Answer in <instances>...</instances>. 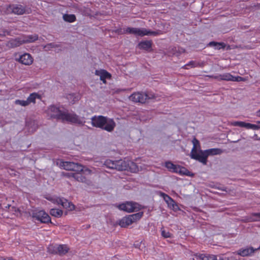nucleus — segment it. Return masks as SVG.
Instances as JSON below:
<instances>
[{"instance_id": "nucleus-1", "label": "nucleus", "mask_w": 260, "mask_h": 260, "mask_svg": "<svg viewBox=\"0 0 260 260\" xmlns=\"http://www.w3.org/2000/svg\"><path fill=\"white\" fill-rule=\"evenodd\" d=\"M193 147L190 152L191 158L198 160L203 165H206L207 158L210 155H218L221 153L222 151L218 148H212L205 150L201 149L199 141L196 138L192 141Z\"/></svg>"}, {"instance_id": "nucleus-2", "label": "nucleus", "mask_w": 260, "mask_h": 260, "mask_svg": "<svg viewBox=\"0 0 260 260\" xmlns=\"http://www.w3.org/2000/svg\"><path fill=\"white\" fill-rule=\"evenodd\" d=\"M47 114L52 118H56L63 121L83 124L85 123L83 117H80L73 113L63 111L54 106H50L46 111Z\"/></svg>"}, {"instance_id": "nucleus-3", "label": "nucleus", "mask_w": 260, "mask_h": 260, "mask_svg": "<svg viewBox=\"0 0 260 260\" xmlns=\"http://www.w3.org/2000/svg\"><path fill=\"white\" fill-rule=\"evenodd\" d=\"M92 126L102 128L108 132L112 131L115 126V123L114 120L107 117L103 116H94L91 119Z\"/></svg>"}, {"instance_id": "nucleus-4", "label": "nucleus", "mask_w": 260, "mask_h": 260, "mask_svg": "<svg viewBox=\"0 0 260 260\" xmlns=\"http://www.w3.org/2000/svg\"><path fill=\"white\" fill-rule=\"evenodd\" d=\"M116 170L118 171L127 170L133 173H136L139 171L136 164L129 160H116Z\"/></svg>"}, {"instance_id": "nucleus-5", "label": "nucleus", "mask_w": 260, "mask_h": 260, "mask_svg": "<svg viewBox=\"0 0 260 260\" xmlns=\"http://www.w3.org/2000/svg\"><path fill=\"white\" fill-rule=\"evenodd\" d=\"M46 198L55 204L61 205L63 208L68 211H72L75 208L73 204L64 198H61L56 196H48Z\"/></svg>"}, {"instance_id": "nucleus-6", "label": "nucleus", "mask_w": 260, "mask_h": 260, "mask_svg": "<svg viewBox=\"0 0 260 260\" xmlns=\"http://www.w3.org/2000/svg\"><path fill=\"white\" fill-rule=\"evenodd\" d=\"M129 100L134 102L144 103L148 99H155L156 97L153 93H144L142 92H135L129 96Z\"/></svg>"}, {"instance_id": "nucleus-7", "label": "nucleus", "mask_w": 260, "mask_h": 260, "mask_svg": "<svg viewBox=\"0 0 260 260\" xmlns=\"http://www.w3.org/2000/svg\"><path fill=\"white\" fill-rule=\"evenodd\" d=\"M78 172L80 173H68V175L69 177L74 178L78 181L86 183L87 179L85 176H83V175H90L92 171L88 168L82 166V169H80Z\"/></svg>"}, {"instance_id": "nucleus-8", "label": "nucleus", "mask_w": 260, "mask_h": 260, "mask_svg": "<svg viewBox=\"0 0 260 260\" xmlns=\"http://www.w3.org/2000/svg\"><path fill=\"white\" fill-rule=\"evenodd\" d=\"M37 39L38 36L37 35H30L12 40L9 43L10 44L11 47H14L19 46L23 43L33 42Z\"/></svg>"}, {"instance_id": "nucleus-9", "label": "nucleus", "mask_w": 260, "mask_h": 260, "mask_svg": "<svg viewBox=\"0 0 260 260\" xmlns=\"http://www.w3.org/2000/svg\"><path fill=\"white\" fill-rule=\"evenodd\" d=\"M125 32L134 34L137 36H156L158 32L147 30L145 28H131L128 27L126 29Z\"/></svg>"}, {"instance_id": "nucleus-10", "label": "nucleus", "mask_w": 260, "mask_h": 260, "mask_svg": "<svg viewBox=\"0 0 260 260\" xmlns=\"http://www.w3.org/2000/svg\"><path fill=\"white\" fill-rule=\"evenodd\" d=\"M141 205L137 203L133 202H126L122 203L118 206V208L124 211L130 213L137 211L141 209Z\"/></svg>"}, {"instance_id": "nucleus-11", "label": "nucleus", "mask_w": 260, "mask_h": 260, "mask_svg": "<svg viewBox=\"0 0 260 260\" xmlns=\"http://www.w3.org/2000/svg\"><path fill=\"white\" fill-rule=\"evenodd\" d=\"M57 165L61 169L75 172H78L80 169H82V166L78 164L70 161H63L62 160H58L57 161Z\"/></svg>"}, {"instance_id": "nucleus-12", "label": "nucleus", "mask_w": 260, "mask_h": 260, "mask_svg": "<svg viewBox=\"0 0 260 260\" xmlns=\"http://www.w3.org/2000/svg\"><path fill=\"white\" fill-rule=\"evenodd\" d=\"M31 215L33 219L43 223H48L51 220L49 215L43 210H34Z\"/></svg>"}, {"instance_id": "nucleus-13", "label": "nucleus", "mask_w": 260, "mask_h": 260, "mask_svg": "<svg viewBox=\"0 0 260 260\" xmlns=\"http://www.w3.org/2000/svg\"><path fill=\"white\" fill-rule=\"evenodd\" d=\"M15 56L16 60L26 66L31 64L34 61L31 55L27 53H24L22 54L17 53Z\"/></svg>"}, {"instance_id": "nucleus-14", "label": "nucleus", "mask_w": 260, "mask_h": 260, "mask_svg": "<svg viewBox=\"0 0 260 260\" xmlns=\"http://www.w3.org/2000/svg\"><path fill=\"white\" fill-rule=\"evenodd\" d=\"M159 194L167 204L169 208L175 211H177L179 210V207L177 204L169 196L163 192H160Z\"/></svg>"}, {"instance_id": "nucleus-15", "label": "nucleus", "mask_w": 260, "mask_h": 260, "mask_svg": "<svg viewBox=\"0 0 260 260\" xmlns=\"http://www.w3.org/2000/svg\"><path fill=\"white\" fill-rule=\"evenodd\" d=\"M95 74L100 77L101 81L106 84L107 80L111 78V75L107 71L103 69L97 70L95 72Z\"/></svg>"}, {"instance_id": "nucleus-16", "label": "nucleus", "mask_w": 260, "mask_h": 260, "mask_svg": "<svg viewBox=\"0 0 260 260\" xmlns=\"http://www.w3.org/2000/svg\"><path fill=\"white\" fill-rule=\"evenodd\" d=\"M5 13H13L18 15H21L24 13V10L22 6L20 5H12L7 8Z\"/></svg>"}, {"instance_id": "nucleus-17", "label": "nucleus", "mask_w": 260, "mask_h": 260, "mask_svg": "<svg viewBox=\"0 0 260 260\" xmlns=\"http://www.w3.org/2000/svg\"><path fill=\"white\" fill-rule=\"evenodd\" d=\"M256 250V249H253L252 247L242 248L238 251L237 254L241 256H250Z\"/></svg>"}, {"instance_id": "nucleus-18", "label": "nucleus", "mask_w": 260, "mask_h": 260, "mask_svg": "<svg viewBox=\"0 0 260 260\" xmlns=\"http://www.w3.org/2000/svg\"><path fill=\"white\" fill-rule=\"evenodd\" d=\"M174 173H178L180 175H185L187 176H193V174L191 172H189L185 168L177 165Z\"/></svg>"}, {"instance_id": "nucleus-19", "label": "nucleus", "mask_w": 260, "mask_h": 260, "mask_svg": "<svg viewBox=\"0 0 260 260\" xmlns=\"http://www.w3.org/2000/svg\"><path fill=\"white\" fill-rule=\"evenodd\" d=\"M132 223L130 215L123 217L119 222V225L122 228L126 227Z\"/></svg>"}, {"instance_id": "nucleus-20", "label": "nucleus", "mask_w": 260, "mask_h": 260, "mask_svg": "<svg viewBox=\"0 0 260 260\" xmlns=\"http://www.w3.org/2000/svg\"><path fill=\"white\" fill-rule=\"evenodd\" d=\"M55 249L53 252L58 253L60 254H64L66 253L69 250L68 247L65 245H57L55 247Z\"/></svg>"}, {"instance_id": "nucleus-21", "label": "nucleus", "mask_w": 260, "mask_h": 260, "mask_svg": "<svg viewBox=\"0 0 260 260\" xmlns=\"http://www.w3.org/2000/svg\"><path fill=\"white\" fill-rule=\"evenodd\" d=\"M218 80L233 81V76L230 73H223L214 77Z\"/></svg>"}, {"instance_id": "nucleus-22", "label": "nucleus", "mask_w": 260, "mask_h": 260, "mask_svg": "<svg viewBox=\"0 0 260 260\" xmlns=\"http://www.w3.org/2000/svg\"><path fill=\"white\" fill-rule=\"evenodd\" d=\"M196 256L202 260H218L217 256L214 255L196 254Z\"/></svg>"}, {"instance_id": "nucleus-23", "label": "nucleus", "mask_w": 260, "mask_h": 260, "mask_svg": "<svg viewBox=\"0 0 260 260\" xmlns=\"http://www.w3.org/2000/svg\"><path fill=\"white\" fill-rule=\"evenodd\" d=\"M151 42L150 41H145L139 43L138 47L140 49H144L146 50H149L151 47Z\"/></svg>"}, {"instance_id": "nucleus-24", "label": "nucleus", "mask_w": 260, "mask_h": 260, "mask_svg": "<svg viewBox=\"0 0 260 260\" xmlns=\"http://www.w3.org/2000/svg\"><path fill=\"white\" fill-rule=\"evenodd\" d=\"M131 218L132 219V221L133 223L137 222L139 220L143 215V212H140L136 214H133L132 215H129Z\"/></svg>"}, {"instance_id": "nucleus-25", "label": "nucleus", "mask_w": 260, "mask_h": 260, "mask_svg": "<svg viewBox=\"0 0 260 260\" xmlns=\"http://www.w3.org/2000/svg\"><path fill=\"white\" fill-rule=\"evenodd\" d=\"M104 165L108 168L116 170V161L108 159L105 161Z\"/></svg>"}, {"instance_id": "nucleus-26", "label": "nucleus", "mask_w": 260, "mask_h": 260, "mask_svg": "<svg viewBox=\"0 0 260 260\" xmlns=\"http://www.w3.org/2000/svg\"><path fill=\"white\" fill-rule=\"evenodd\" d=\"M219 259L220 260H236V254L233 253L228 255H223L220 256Z\"/></svg>"}, {"instance_id": "nucleus-27", "label": "nucleus", "mask_w": 260, "mask_h": 260, "mask_svg": "<svg viewBox=\"0 0 260 260\" xmlns=\"http://www.w3.org/2000/svg\"><path fill=\"white\" fill-rule=\"evenodd\" d=\"M50 213L52 216H53L55 217H60L62 215V211L61 210L58 209H52Z\"/></svg>"}, {"instance_id": "nucleus-28", "label": "nucleus", "mask_w": 260, "mask_h": 260, "mask_svg": "<svg viewBox=\"0 0 260 260\" xmlns=\"http://www.w3.org/2000/svg\"><path fill=\"white\" fill-rule=\"evenodd\" d=\"M40 95L36 93H32L30 94L29 97L27 99L29 104L30 103H35L36 99H40Z\"/></svg>"}, {"instance_id": "nucleus-29", "label": "nucleus", "mask_w": 260, "mask_h": 260, "mask_svg": "<svg viewBox=\"0 0 260 260\" xmlns=\"http://www.w3.org/2000/svg\"><path fill=\"white\" fill-rule=\"evenodd\" d=\"M63 18L66 21L73 22L75 20L76 17L73 14H65L63 16Z\"/></svg>"}, {"instance_id": "nucleus-30", "label": "nucleus", "mask_w": 260, "mask_h": 260, "mask_svg": "<svg viewBox=\"0 0 260 260\" xmlns=\"http://www.w3.org/2000/svg\"><path fill=\"white\" fill-rule=\"evenodd\" d=\"M209 46L214 47L215 48L220 49L225 47V45L223 43H216L215 42H210L209 44Z\"/></svg>"}, {"instance_id": "nucleus-31", "label": "nucleus", "mask_w": 260, "mask_h": 260, "mask_svg": "<svg viewBox=\"0 0 260 260\" xmlns=\"http://www.w3.org/2000/svg\"><path fill=\"white\" fill-rule=\"evenodd\" d=\"M177 165H174L172 162L170 161L166 162L165 164L166 167L171 172L174 173V170H175L176 167Z\"/></svg>"}, {"instance_id": "nucleus-32", "label": "nucleus", "mask_w": 260, "mask_h": 260, "mask_svg": "<svg viewBox=\"0 0 260 260\" xmlns=\"http://www.w3.org/2000/svg\"><path fill=\"white\" fill-rule=\"evenodd\" d=\"M15 104L22 106H26L29 105L27 99L26 100H16Z\"/></svg>"}, {"instance_id": "nucleus-33", "label": "nucleus", "mask_w": 260, "mask_h": 260, "mask_svg": "<svg viewBox=\"0 0 260 260\" xmlns=\"http://www.w3.org/2000/svg\"><path fill=\"white\" fill-rule=\"evenodd\" d=\"M161 236L165 238L171 237V235H172L170 232L166 231L164 229H161Z\"/></svg>"}, {"instance_id": "nucleus-34", "label": "nucleus", "mask_w": 260, "mask_h": 260, "mask_svg": "<svg viewBox=\"0 0 260 260\" xmlns=\"http://www.w3.org/2000/svg\"><path fill=\"white\" fill-rule=\"evenodd\" d=\"M246 122L243 121H234L232 123L233 126H237L241 127H244Z\"/></svg>"}, {"instance_id": "nucleus-35", "label": "nucleus", "mask_w": 260, "mask_h": 260, "mask_svg": "<svg viewBox=\"0 0 260 260\" xmlns=\"http://www.w3.org/2000/svg\"><path fill=\"white\" fill-rule=\"evenodd\" d=\"M196 63L194 61H190L188 64H185L184 66V69H188L189 67H196Z\"/></svg>"}, {"instance_id": "nucleus-36", "label": "nucleus", "mask_w": 260, "mask_h": 260, "mask_svg": "<svg viewBox=\"0 0 260 260\" xmlns=\"http://www.w3.org/2000/svg\"><path fill=\"white\" fill-rule=\"evenodd\" d=\"M245 81V79L241 77H240V76H237V77L233 76V81H232L240 82V81Z\"/></svg>"}, {"instance_id": "nucleus-37", "label": "nucleus", "mask_w": 260, "mask_h": 260, "mask_svg": "<svg viewBox=\"0 0 260 260\" xmlns=\"http://www.w3.org/2000/svg\"><path fill=\"white\" fill-rule=\"evenodd\" d=\"M260 128V126L256 124H252L251 129L253 130H257Z\"/></svg>"}, {"instance_id": "nucleus-38", "label": "nucleus", "mask_w": 260, "mask_h": 260, "mask_svg": "<svg viewBox=\"0 0 260 260\" xmlns=\"http://www.w3.org/2000/svg\"><path fill=\"white\" fill-rule=\"evenodd\" d=\"M252 124L246 122L245 126L244 127H245L247 129H251V126H252Z\"/></svg>"}, {"instance_id": "nucleus-39", "label": "nucleus", "mask_w": 260, "mask_h": 260, "mask_svg": "<svg viewBox=\"0 0 260 260\" xmlns=\"http://www.w3.org/2000/svg\"><path fill=\"white\" fill-rule=\"evenodd\" d=\"M254 215L256 216L257 218H255V219H254L253 220H257V219H260V213H254Z\"/></svg>"}, {"instance_id": "nucleus-40", "label": "nucleus", "mask_w": 260, "mask_h": 260, "mask_svg": "<svg viewBox=\"0 0 260 260\" xmlns=\"http://www.w3.org/2000/svg\"><path fill=\"white\" fill-rule=\"evenodd\" d=\"M52 46V45L51 44H50L49 45H48L47 46H45V49L46 50L48 49H49L50 47H51Z\"/></svg>"}, {"instance_id": "nucleus-41", "label": "nucleus", "mask_w": 260, "mask_h": 260, "mask_svg": "<svg viewBox=\"0 0 260 260\" xmlns=\"http://www.w3.org/2000/svg\"><path fill=\"white\" fill-rule=\"evenodd\" d=\"M256 115L258 117H260V109L256 111Z\"/></svg>"}, {"instance_id": "nucleus-42", "label": "nucleus", "mask_w": 260, "mask_h": 260, "mask_svg": "<svg viewBox=\"0 0 260 260\" xmlns=\"http://www.w3.org/2000/svg\"><path fill=\"white\" fill-rule=\"evenodd\" d=\"M254 137L255 138H254V139H255V140H260V138H257V135H255L254 136Z\"/></svg>"}, {"instance_id": "nucleus-43", "label": "nucleus", "mask_w": 260, "mask_h": 260, "mask_svg": "<svg viewBox=\"0 0 260 260\" xmlns=\"http://www.w3.org/2000/svg\"><path fill=\"white\" fill-rule=\"evenodd\" d=\"M257 123H259V124H260V121H257Z\"/></svg>"}, {"instance_id": "nucleus-44", "label": "nucleus", "mask_w": 260, "mask_h": 260, "mask_svg": "<svg viewBox=\"0 0 260 260\" xmlns=\"http://www.w3.org/2000/svg\"><path fill=\"white\" fill-rule=\"evenodd\" d=\"M35 129V128L34 129H31V131H32H32H34Z\"/></svg>"}]
</instances>
